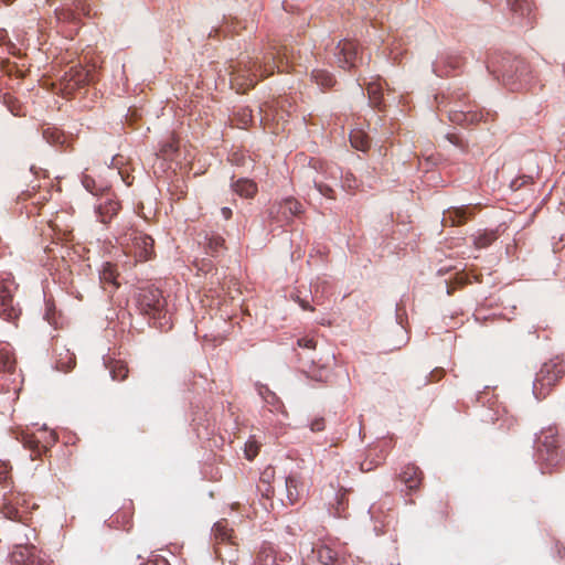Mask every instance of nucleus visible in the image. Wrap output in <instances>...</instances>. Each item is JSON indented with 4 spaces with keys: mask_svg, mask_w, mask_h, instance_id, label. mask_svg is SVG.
Masks as SVG:
<instances>
[{
    "mask_svg": "<svg viewBox=\"0 0 565 565\" xmlns=\"http://www.w3.org/2000/svg\"><path fill=\"white\" fill-rule=\"evenodd\" d=\"M275 70L278 73H289L294 70V53L286 45L273 47L260 63L253 58L241 61L231 73V86L237 93H246L259 79L273 75Z\"/></svg>",
    "mask_w": 565,
    "mask_h": 565,
    "instance_id": "f257e3e1",
    "label": "nucleus"
},
{
    "mask_svg": "<svg viewBox=\"0 0 565 565\" xmlns=\"http://www.w3.org/2000/svg\"><path fill=\"white\" fill-rule=\"evenodd\" d=\"M136 306L140 315L153 321L159 328H170L167 319V301L162 291L154 286H146L138 289L136 296Z\"/></svg>",
    "mask_w": 565,
    "mask_h": 565,
    "instance_id": "f03ea898",
    "label": "nucleus"
},
{
    "mask_svg": "<svg viewBox=\"0 0 565 565\" xmlns=\"http://www.w3.org/2000/svg\"><path fill=\"white\" fill-rule=\"evenodd\" d=\"M488 70L492 74L500 75L502 83L510 86L511 89H520L529 83L530 67L521 60L504 61L500 66L492 61L488 65Z\"/></svg>",
    "mask_w": 565,
    "mask_h": 565,
    "instance_id": "7ed1b4c3",
    "label": "nucleus"
},
{
    "mask_svg": "<svg viewBox=\"0 0 565 565\" xmlns=\"http://www.w3.org/2000/svg\"><path fill=\"white\" fill-rule=\"evenodd\" d=\"M565 374V361L554 358L545 362L536 374L533 393L536 398H544L550 388Z\"/></svg>",
    "mask_w": 565,
    "mask_h": 565,
    "instance_id": "20e7f679",
    "label": "nucleus"
},
{
    "mask_svg": "<svg viewBox=\"0 0 565 565\" xmlns=\"http://www.w3.org/2000/svg\"><path fill=\"white\" fill-rule=\"evenodd\" d=\"M35 508L36 504L31 503L30 497L25 493L10 490L3 493V503L0 512L9 520L25 523L29 520L31 510Z\"/></svg>",
    "mask_w": 565,
    "mask_h": 565,
    "instance_id": "39448f33",
    "label": "nucleus"
},
{
    "mask_svg": "<svg viewBox=\"0 0 565 565\" xmlns=\"http://www.w3.org/2000/svg\"><path fill=\"white\" fill-rule=\"evenodd\" d=\"M292 107L289 98H278L271 103H265L259 107L260 122L265 129H269L273 134L278 135L280 130H284V125L280 126L279 120L276 117L284 119V114H290L289 108Z\"/></svg>",
    "mask_w": 565,
    "mask_h": 565,
    "instance_id": "423d86ee",
    "label": "nucleus"
},
{
    "mask_svg": "<svg viewBox=\"0 0 565 565\" xmlns=\"http://www.w3.org/2000/svg\"><path fill=\"white\" fill-rule=\"evenodd\" d=\"M537 455L546 468L557 467L564 459V449L559 446L558 439L552 429L543 433L539 438Z\"/></svg>",
    "mask_w": 565,
    "mask_h": 565,
    "instance_id": "0eeeda50",
    "label": "nucleus"
},
{
    "mask_svg": "<svg viewBox=\"0 0 565 565\" xmlns=\"http://www.w3.org/2000/svg\"><path fill=\"white\" fill-rule=\"evenodd\" d=\"M18 439L30 450L31 460L41 458L56 443L57 437L54 431L42 429L39 434L22 431Z\"/></svg>",
    "mask_w": 565,
    "mask_h": 565,
    "instance_id": "6e6552de",
    "label": "nucleus"
},
{
    "mask_svg": "<svg viewBox=\"0 0 565 565\" xmlns=\"http://www.w3.org/2000/svg\"><path fill=\"white\" fill-rule=\"evenodd\" d=\"M335 64L343 70L359 67L363 62L362 51L356 41L342 40L334 49Z\"/></svg>",
    "mask_w": 565,
    "mask_h": 565,
    "instance_id": "1a4fd4ad",
    "label": "nucleus"
},
{
    "mask_svg": "<svg viewBox=\"0 0 565 565\" xmlns=\"http://www.w3.org/2000/svg\"><path fill=\"white\" fill-rule=\"evenodd\" d=\"M18 290V285L14 279L7 277L0 280V316L8 320L13 321L20 316V308L14 303V294Z\"/></svg>",
    "mask_w": 565,
    "mask_h": 565,
    "instance_id": "9d476101",
    "label": "nucleus"
},
{
    "mask_svg": "<svg viewBox=\"0 0 565 565\" xmlns=\"http://www.w3.org/2000/svg\"><path fill=\"white\" fill-rule=\"evenodd\" d=\"M90 81L89 71L81 65L70 67L60 81V90L64 97H71L76 89L84 87Z\"/></svg>",
    "mask_w": 565,
    "mask_h": 565,
    "instance_id": "9b49d317",
    "label": "nucleus"
},
{
    "mask_svg": "<svg viewBox=\"0 0 565 565\" xmlns=\"http://www.w3.org/2000/svg\"><path fill=\"white\" fill-rule=\"evenodd\" d=\"M127 239L130 242L129 252L134 254L137 260L146 262L154 255V241L150 235L132 231L128 234Z\"/></svg>",
    "mask_w": 565,
    "mask_h": 565,
    "instance_id": "f8f14e48",
    "label": "nucleus"
},
{
    "mask_svg": "<svg viewBox=\"0 0 565 565\" xmlns=\"http://www.w3.org/2000/svg\"><path fill=\"white\" fill-rule=\"evenodd\" d=\"M32 544H17L11 561L19 565H51Z\"/></svg>",
    "mask_w": 565,
    "mask_h": 565,
    "instance_id": "ddd939ff",
    "label": "nucleus"
},
{
    "mask_svg": "<svg viewBox=\"0 0 565 565\" xmlns=\"http://www.w3.org/2000/svg\"><path fill=\"white\" fill-rule=\"evenodd\" d=\"M302 212V205L294 198H287L284 201L274 204L269 210L270 217L280 223H289L294 216Z\"/></svg>",
    "mask_w": 565,
    "mask_h": 565,
    "instance_id": "4468645a",
    "label": "nucleus"
},
{
    "mask_svg": "<svg viewBox=\"0 0 565 565\" xmlns=\"http://www.w3.org/2000/svg\"><path fill=\"white\" fill-rule=\"evenodd\" d=\"M290 559L291 557L287 553L277 552L270 545H263L257 554L255 565H281Z\"/></svg>",
    "mask_w": 565,
    "mask_h": 565,
    "instance_id": "2eb2a0df",
    "label": "nucleus"
},
{
    "mask_svg": "<svg viewBox=\"0 0 565 565\" xmlns=\"http://www.w3.org/2000/svg\"><path fill=\"white\" fill-rule=\"evenodd\" d=\"M55 365L58 371L70 372L76 364V358L65 345L55 344Z\"/></svg>",
    "mask_w": 565,
    "mask_h": 565,
    "instance_id": "dca6fc26",
    "label": "nucleus"
},
{
    "mask_svg": "<svg viewBox=\"0 0 565 565\" xmlns=\"http://www.w3.org/2000/svg\"><path fill=\"white\" fill-rule=\"evenodd\" d=\"M214 553L222 563H228L230 565H237L239 559L236 541L214 546Z\"/></svg>",
    "mask_w": 565,
    "mask_h": 565,
    "instance_id": "f3484780",
    "label": "nucleus"
},
{
    "mask_svg": "<svg viewBox=\"0 0 565 565\" xmlns=\"http://www.w3.org/2000/svg\"><path fill=\"white\" fill-rule=\"evenodd\" d=\"M213 536H214V546L223 545L230 543L231 541H235L234 531L228 526V521L226 519H221L213 526Z\"/></svg>",
    "mask_w": 565,
    "mask_h": 565,
    "instance_id": "a211bd4d",
    "label": "nucleus"
},
{
    "mask_svg": "<svg viewBox=\"0 0 565 565\" xmlns=\"http://www.w3.org/2000/svg\"><path fill=\"white\" fill-rule=\"evenodd\" d=\"M120 210V203L111 198H107L104 202L99 203L97 206V213L99 221L104 224H107L111 221V218L117 215Z\"/></svg>",
    "mask_w": 565,
    "mask_h": 565,
    "instance_id": "6ab92c4d",
    "label": "nucleus"
},
{
    "mask_svg": "<svg viewBox=\"0 0 565 565\" xmlns=\"http://www.w3.org/2000/svg\"><path fill=\"white\" fill-rule=\"evenodd\" d=\"M132 508L125 507L109 519V526L128 531L131 526Z\"/></svg>",
    "mask_w": 565,
    "mask_h": 565,
    "instance_id": "aec40b11",
    "label": "nucleus"
},
{
    "mask_svg": "<svg viewBox=\"0 0 565 565\" xmlns=\"http://www.w3.org/2000/svg\"><path fill=\"white\" fill-rule=\"evenodd\" d=\"M370 105L379 111H385L384 92L380 83L372 82L367 85Z\"/></svg>",
    "mask_w": 565,
    "mask_h": 565,
    "instance_id": "412c9836",
    "label": "nucleus"
},
{
    "mask_svg": "<svg viewBox=\"0 0 565 565\" xmlns=\"http://www.w3.org/2000/svg\"><path fill=\"white\" fill-rule=\"evenodd\" d=\"M15 358L10 349L7 347L0 348V375L1 377H4L6 374L8 375H15Z\"/></svg>",
    "mask_w": 565,
    "mask_h": 565,
    "instance_id": "4be33fe9",
    "label": "nucleus"
},
{
    "mask_svg": "<svg viewBox=\"0 0 565 565\" xmlns=\"http://www.w3.org/2000/svg\"><path fill=\"white\" fill-rule=\"evenodd\" d=\"M106 367L114 381L122 382L128 377L129 367L125 361L110 359L107 361Z\"/></svg>",
    "mask_w": 565,
    "mask_h": 565,
    "instance_id": "5701e85b",
    "label": "nucleus"
},
{
    "mask_svg": "<svg viewBox=\"0 0 565 565\" xmlns=\"http://www.w3.org/2000/svg\"><path fill=\"white\" fill-rule=\"evenodd\" d=\"M399 478L409 490H416L420 486L422 473L417 467L407 466L401 473Z\"/></svg>",
    "mask_w": 565,
    "mask_h": 565,
    "instance_id": "b1692460",
    "label": "nucleus"
},
{
    "mask_svg": "<svg viewBox=\"0 0 565 565\" xmlns=\"http://www.w3.org/2000/svg\"><path fill=\"white\" fill-rule=\"evenodd\" d=\"M233 191L242 198H254L257 193V184L249 179H238L232 183Z\"/></svg>",
    "mask_w": 565,
    "mask_h": 565,
    "instance_id": "393cba45",
    "label": "nucleus"
},
{
    "mask_svg": "<svg viewBox=\"0 0 565 565\" xmlns=\"http://www.w3.org/2000/svg\"><path fill=\"white\" fill-rule=\"evenodd\" d=\"M117 270L116 267L110 264L106 263L103 266V269L100 271V282L103 284V288L107 289V286H110L113 289H117L119 284L117 282Z\"/></svg>",
    "mask_w": 565,
    "mask_h": 565,
    "instance_id": "a878e982",
    "label": "nucleus"
},
{
    "mask_svg": "<svg viewBox=\"0 0 565 565\" xmlns=\"http://www.w3.org/2000/svg\"><path fill=\"white\" fill-rule=\"evenodd\" d=\"M299 486H300V482L296 477L288 476L286 478V493H287L288 504L292 505L300 500L301 490H300Z\"/></svg>",
    "mask_w": 565,
    "mask_h": 565,
    "instance_id": "bb28decb",
    "label": "nucleus"
},
{
    "mask_svg": "<svg viewBox=\"0 0 565 565\" xmlns=\"http://www.w3.org/2000/svg\"><path fill=\"white\" fill-rule=\"evenodd\" d=\"M312 551L317 553L319 562L323 565H334L338 561V553L328 545H319Z\"/></svg>",
    "mask_w": 565,
    "mask_h": 565,
    "instance_id": "cd10ccee",
    "label": "nucleus"
},
{
    "mask_svg": "<svg viewBox=\"0 0 565 565\" xmlns=\"http://www.w3.org/2000/svg\"><path fill=\"white\" fill-rule=\"evenodd\" d=\"M179 151V140L174 135L169 136L160 147V156L164 160H172Z\"/></svg>",
    "mask_w": 565,
    "mask_h": 565,
    "instance_id": "c85d7f7f",
    "label": "nucleus"
},
{
    "mask_svg": "<svg viewBox=\"0 0 565 565\" xmlns=\"http://www.w3.org/2000/svg\"><path fill=\"white\" fill-rule=\"evenodd\" d=\"M350 142L353 148L360 151H366L370 148V138L362 129L351 130Z\"/></svg>",
    "mask_w": 565,
    "mask_h": 565,
    "instance_id": "c756f323",
    "label": "nucleus"
},
{
    "mask_svg": "<svg viewBox=\"0 0 565 565\" xmlns=\"http://www.w3.org/2000/svg\"><path fill=\"white\" fill-rule=\"evenodd\" d=\"M467 220L466 211L463 209H448L444 213V225L456 226L462 224Z\"/></svg>",
    "mask_w": 565,
    "mask_h": 565,
    "instance_id": "7c9ffc66",
    "label": "nucleus"
},
{
    "mask_svg": "<svg viewBox=\"0 0 565 565\" xmlns=\"http://www.w3.org/2000/svg\"><path fill=\"white\" fill-rule=\"evenodd\" d=\"M43 138L53 146H60L65 142V136L62 130L56 127H46L43 129Z\"/></svg>",
    "mask_w": 565,
    "mask_h": 565,
    "instance_id": "2f4dec72",
    "label": "nucleus"
},
{
    "mask_svg": "<svg viewBox=\"0 0 565 565\" xmlns=\"http://www.w3.org/2000/svg\"><path fill=\"white\" fill-rule=\"evenodd\" d=\"M311 77L319 86L324 88L332 87L335 82L333 75L324 70L312 71Z\"/></svg>",
    "mask_w": 565,
    "mask_h": 565,
    "instance_id": "473e14b6",
    "label": "nucleus"
},
{
    "mask_svg": "<svg viewBox=\"0 0 565 565\" xmlns=\"http://www.w3.org/2000/svg\"><path fill=\"white\" fill-rule=\"evenodd\" d=\"M11 484V467L8 462H0V493L12 490Z\"/></svg>",
    "mask_w": 565,
    "mask_h": 565,
    "instance_id": "72a5a7b5",
    "label": "nucleus"
},
{
    "mask_svg": "<svg viewBox=\"0 0 565 565\" xmlns=\"http://www.w3.org/2000/svg\"><path fill=\"white\" fill-rule=\"evenodd\" d=\"M233 120L241 128H246L253 121V111L248 107H241L234 113Z\"/></svg>",
    "mask_w": 565,
    "mask_h": 565,
    "instance_id": "f704fd0d",
    "label": "nucleus"
},
{
    "mask_svg": "<svg viewBox=\"0 0 565 565\" xmlns=\"http://www.w3.org/2000/svg\"><path fill=\"white\" fill-rule=\"evenodd\" d=\"M392 331L395 335L394 347L396 349H401L408 342V340H409L408 331L401 320L397 321L396 326L394 327V329Z\"/></svg>",
    "mask_w": 565,
    "mask_h": 565,
    "instance_id": "c9c22d12",
    "label": "nucleus"
},
{
    "mask_svg": "<svg viewBox=\"0 0 565 565\" xmlns=\"http://www.w3.org/2000/svg\"><path fill=\"white\" fill-rule=\"evenodd\" d=\"M82 184L88 192L96 196L102 195L105 191H107V188L98 185L96 180L88 174H83Z\"/></svg>",
    "mask_w": 565,
    "mask_h": 565,
    "instance_id": "e433bc0d",
    "label": "nucleus"
},
{
    "mask_svg": "<svg viewBox=\"0 0 565 565\" xmlns=\"http://www.w3.org/2000/svg\"><path fill=\"white\" fill-rule=\"evenodd\" d=\"M225 239L220 235H213L207 243V250L212 256H217L224 249Z\"/></svg>",
    "mask_w": 565,
    "mask_h": 565,
    "instance_id": "4c0bfd02",
    "label": "nucleus"
},
{
    "mask_svg": "<svg viewBox=\"0 0 565 565\" xmlns=\"http://www.w3.org/2000/svg\"><path fill=\"white\" fill-rule=\"evenodd\" d=\"M313 185L321 195H323L328 199H331V200L335 199L334 190L329 184H327L323 179L315 178Z\"/></svg>",
    "mask_w": 565,
    "mask_h": 565,
    "instance_id": "58836bf2",
    "label": "nucleus"
},
{
    "mask_svg": "<svg viewBox=\"0 0 565 565\" xmlns=\"http://www.w3.org/2000/svg\"><path fill=\"white\" fill-rule=\"evenodd\" d=\"M511 9L521 15H526L531 12V4L527 0H508Z\"/></svg>",
    "mask_w": 565,
    "mask_h": 565,
    "instance_id": "ea45409f",
    "label": "nucleus"
},
{
    "mask_svg": "<svg viewBox=\"0 0 565 565\" xmlns=\"http://www.w3.org/2000/svg\"><path fill=\"white\" fill-rule=\"evenodd\" d=\"M348 507L347 491H343L337 495V505L334 507L335 515L339 518L345 516L344 511Z\"/></svg>",
    "mask_w": 565,
    "mask_h": 565,
    "instance_id": "a19ab883",
    "label": "nucleus"
},
{
    "mask_svg": "<svg viewBox=\"0 0 565 565\" xmlns=\"http://www.w3.org/2000/svg\"><path fill=\"white\" fill-rule=\"evenodd\" d=\"M260 445L256 440H248L245 444V457L248 460H253L259 452Z\"/></svg>",
    "mask_w": 565,
    "mask_h": 565,
    "instance_id": "79ce46f5",
    "label": "nucleus"
},
{
    "mask_svg": "<svg viewBox=\"0 0 565 565\" xmlns=\"http://www.w3.org/2000/svg\"><path fill=\"white\" fill-rule=\"evenodd\" d=\"M494 233H483L476 237L475 244L478 248H484L489 246L495 239Z\"/></svg>",
    "mask_w": 565,
    "mask_h": 565,
    "instance_id": "37998d69",
    "label": "nucleus"
},
{
    "mask_svg": "<svg viewBox=\"0 0 565 565\" xmlns=\"http://www.w3.org/2000/svg\"><path fill=\"white\" fill-rule=\"evenodd\" d=\"M297 345L299 348H303V349H308V350H315L316 347H317V342L311 337H303V338L298 339Z\"/></svg>",
    "mask_w": 565,
    "mask_h": 565,
    "instance_id": "c03bdc74",
    "label": "nucleus"
},
{
    "mask_svg": "<svg viewBox=\"0 0 565 565\" xmlns=\"http://www.w3.org/2000/svg\"><path fill=\"white\" fill-rule=\"evenodd\" d=\"M326 427V420L323 417H317L310 423V429L315 433L322 431Z\"/></svg>",
    "mask_w": 565,
    "mask_h": 565,
    "instance_id": "a18cd8bd",
    "label": "nucleus"
},
{
    "mask_svg": "<svg viewBox=\"0 0 565 565\" xmlns=\"http://www.w3.org/2000/svg\"><path fill=\"white\" fill-rule=\"evenodd\" d=\"M343 186L348 189H353L356 186V180L352 173H347L343 181Z\"/></svg>",
    "mask_w": 565,
    "mask_h": 565,
    "instance_id": "49530a36",
    "label": "nucleus"
},
{
    "mask_svg": "<svg viewBox=\"0 0 565 565\" xmlns=\"http://www.w3.org/2000/svg\"><path fill=\"white\" fill-rule=\"evenodd\" d=\"M141 565H170V564L163 557H156V558H151V559L146 561Z\"/></svg>",
    "mask_w": 565,
    "mask_h": 565,
    "instance_id": "de8ad7c7",
    "label": "nucleus"
},
{
    "mask_svg": "<svg viewBox=\"0 0 565 565\" xmlns=\"http://www.w3.org/2000/svg\"><path fill=\"white\" fill-rule=\"evenodd\" d=\"M294 300L303 309V310H309V311H313L315 308L311 307L309 305V302L302 298H300L299 296H296L294 297Z\"/></svg>",
    "mask_w": 565,
    "mask_h": 565,
    "instance_id": "09e8293b",
    "label": "nucleus"
},
{
    "mask_svg": "<svg viewBox=\"0 0 565 565\" xmlns=\"http://www.w3.org/2000/svg\"><path fill=\"white\" fill-rule=\"evenodd\" d=\"M55 14L58 21H66L72 17V12L68 10L56 11Z\"/></svg>",
    "mask_w": 565,
    "mask_h": 565,
    "instance_id": "8fccbe9b",
    "label": "nucleus"
},
{
    "mask_svg": "<svg viewBox=\"0 0 565 565\" xmlns=\"http://www.w3.org/2000/svg\"><path fill=\"white\" fill-rule=\"evenodd\" d=\"M221 215L223 216L224 220H230L233 215L232 209L226 207V206L222 207Z\"/></svg>",
    "mask_w": 565,
    "mask_h": 565,
    "instance_id": "3c124183",
    "label": "nucleus"
},
{
    "mask_svg": "<svg viewBox=\"0 0 565 565\" xmlns=\"http://www.w3.org/2000/svg\"><path fill=\"white\" fill-rule=\"evenodd\" d=\"M32 198V194L31 192L26 191V192H22L20 195H19V201H26L29 199Z\"/></svg>",
    "mask_w": 565,
    "mask_h": 565,
    "instance_id": "603ef678",
    "label": "nucleus"
},
{
    "mask_svg": "<svg viewBox=\"0 0 565 565\" xmlns=\"http://www.w3.org/2000/svg\"><path fill=\"white\" fill-rule=\"evenodd\" d=\"M9 109H10V111H11L13 115H15V116H17V115H19V111H18V109H17L14 106L9 105Z\"/></svg>",
    "mask_w": 565,
    "mask_h": 565,
    "instance_id": "864d4df0",
    "label": "nucleus"
},
{
    "mask_svg": "<svg viewBox=\"0 0 565 565\" xmlns=\"http://www.w3.org/2000/svg\"><path fill=\"white\" fill-rule=\"evenodd\" d=\"M361 467H362V469H363V470H370V469H371V467H370L369 462H363V463L361 465Z\"/></svg>",
    "mask_w": 565,
    "mask_h": 565,
    "instance_id": "5fc2aeb1",
    "label": "nucleus"
},
{
    "mask_svg": "<svg viewBox=\"0 0 565 565\" xmlns=\"http://www.w3.org/2000/svg\"><path fill=\"white\" fill-rule=\"evenodd\" d=\"M331 175L333 179H337V175L334 174V172H331Z\"/></svg>",
    "mask_w": 565,
    "mask_h": 565,
    "instance_id": "6e6d98bb",
    "label": "nucleus"
}]
</instances>
